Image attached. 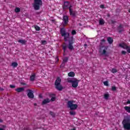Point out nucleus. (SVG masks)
I'll return each instance as SVG.
<instances>
[{
  "label": "nucleus",
  "instance_id": "c9c22d12",
  "mask_svg": "<svg viewBox=\"0 0 130 130\" xmlns=\"http://www.w3.org/2000/svg\"><path fill=\"white\" fill-rule=\"evenodd\" d=\"M126 50H127V52H128V53H130V46H128L127 48L126 49Z\"/></svg>",
  "mask_w": 130,
  "mask_h": 130
},
{
  "label": "nucleus",
  "instance_id": "f3484780",
  "mask_svg": "<svg viewBox=\"0 0 130 130\" xmlns=\"http://www.w3.org/2000/svg\"><path fill=\"white\" fill-rule=\"evenodd\" d=\"M18 42H19V43H21V44L22 45H25L26 44V42H27V41L25 40H19Z\"/></svg>",
  "mask_w": 130,
  "mask_h": 130
},
{
  "label": "nucleus",
  "instance_id": "603ef678",
  "mask_svg": "<svg viewBox=\"0 0 130 130\" xmlns=\"http://www.w3.org/2000/svg\"><path fill=\"white\" fill-rule=\"evenodd\" d=\"M71 130H76V128H73V129H71Z\"/></svg>",
  "mask_w": 130,
  "mask_h": 130
},
{
  "label": "nucleus",
  "instance_id": "b1692460",
  "mask_svg": "<svg viewBox=\"0 0 130 130\" xmlns=\"http://www.w3.org/2000/svg\"><path fill=\"white\" fill-rule=\"evenodd\" d=\"M12 66L13 68H17L18 67V63L17 62H13L12 63Z\"/></svg>",
  "mask_w": 130,
  "mask_h": 130
},
{
  "label": "nucleus",
  "instance_id": "39448f33",
  "mask_svg": "<svg viewBox=\"0 0 130 130\" xmlns=\"http://www.w3.org/2000/svg\"><path fill=\"white\" fill-rule=\"evenodd\" d=\"M74 101H69L67 103V107L68 108H70L71 111L76 110L78 108V105L74 104Z\"/></svg>",
  "mask_w": 130,
  "mask_h": 130
},
{
  "label": "nucleus",
  "instance_id": "e433bc0d",
  "mask_svg": "<svg viewBox=\"0 0 130 130\" xmlns=\"http://www.w3.org/2000/svg\"><path fill=\"white\" fill-rule=\"evenodd\" d=\"M100 7L101 9H105V5H100Z\"/></svg>",
  "mask_w": 130,
  "mask_h": 130
},
{
  "label": "nucleus",
  "instance_id": "79ce46f5",
  "mask_svg": "<svg viewBox=\"0 0 130 130\" xmlns=\"http://www.w3.org/2000/svg\"><path fill=\"white\" fill-rule=\"evenodd\" d=\"M20 84H21V85H26V83H23V82H20Z\"/></svg>",
  "mask_w": 130,
  "mask_h": 130
},
{
  "label": "nucleus",
  "instance_id": "c03bdc74",
  "mask_svg": "<svg viewBox=\"0 0 130 130\" xmlns=\"http://www.w3.org/2000/svg\"><path fill=\"white\" fill-rule=\"evenodd\" d=\"M5 89L2 87H0V91H4Z\"/></svg>",
  "mask_w": 130,
  "mask_h": 130
},
{
  "label": "nucleus",
  "instance_id": "f8f14e48",
  "mask_svg": "<svg viewBox=\"0 0 130 130\" xmlns=\"http://www.w3.org/2000/svg\"><path fill=\"white\" fill-rule=\"evenodd\" d=\"M49 96L50 98H51L50 101H52L53 102V101H55V99H56V98L55 96V94H49Z\"/></svg>",
  "mask_w": 130,
  "mask_h": 130
},
{
  "label": "nucleus",
  "instance_id": "2f4dec72",
  "mask_svg": "<svg viewBox=\"0 0 130 130\" xmlns=\"http://www.w3.org/2000/svg\"><path fill=\"white\" fill-rule=\"evenodd\" d=\"M112 73H113V74H115V73H117V70L115 69H112Z\"/></svg>",
  "mask_w": 130,
  "mask_h": 130
},
{
  "label": "nucleus",
  "instance_id": "aec40b11",
  "mask_svg": "<svg viewBox=\"0 0 130 130\" xmlns=\"http://www.w3.org/2000/svg\"><path fill=\"white\" fill-rule=\"evenodd\" d=\"M36 77V75L35 74H34L30 76V81H31V82H33L35 81V77Z\"/></svg>",
  "mask_w": 130,
  "mask_h": 130
},
{
  "label": "nucleus",
  "instance_id": "ea45409f",
  "mask_svg": "<svg viewBox=\"0 0 130 130\" xmlns=\"http://www.w3.org/2000/svg\"><path fill=\"white\" fill-rule=\"evenodd\" d=\"M111 23H112V24H115V23H116V21L112 20H111Z\"/></svg>",
  "mask_w": 130,
  "mask_h": 130
},
{
  "label": "nucleus",
  "instance_id": "9b49d317",
  "mask_svg": "<svg viewBox=\"0 0 130 130\" xmlns=\"http://www.w3.org/2000/svg\"><path fill=\"white\" fill-rule=\"evenodd\" d=\"M63 21L64 22V25H67L69 23V16L67 15H64L63 16Z\"/></svg>",
  "mask_w": 130,
  "mask_h": 130
},
{
  "label": "nucleus",
  "instance_id": "864d4df0",
  "mask_svg": "<svg viewBox=\"0 0 130 130\" xmlns=\"http://www.w3.org/2000/svg\"><path fill=\"white\" fill-rule=\"evenodd\" d=\"M84 46H88V45H87V44H84Z\"/></svg>",
  "mask_w": 130,
  "mask_h": 130
},
{
  "label": "nucleus",
  "instance_id": "9d476101",
  "mask_svg": "<svg viewBox=\"0 0 130 130\" xmlns=\"http://www.w3.org/2000/svg\"><path fill=\"white\" fill-rule=\"evenodd\" d=\"M27 96L29 99H33L34 98V94L33 93V90L31 89H28Z\"/></svg>",
  "mask_w": 130,
  "mask_h": 130
},
{
  "label": "nucleus",
  "instance_id": "393cba45",
  "mask_svg": "<svg viewBox=\"0 0 130 130\" xmlns=\"http://www.w3.org/2000/svg\"><path fill=\"white\" fill-rule=\"evenodd\" d=\"M15 13H19V12H21V9L16 7L15 9Z\"/></svg>",
  "mask_w": 130,
  "mask_h": 130
},
{
  "label": "nucleus",
  "instance_id": "7ed1b4c3",
  "mask_svg": "<svg viewBox=\"0 0 130 130\" xmlns=\"http://www.w3.org/2000/svg\"><path fill=\"white\" fill-rule=\"evenodd\" d=\"M67 81L68 83H71L72 86L73 88H77L78 87V85L79 84V82H80V80L77 79L76 78H68L67 79Z\"/></svg>",
  "mask_w": 130,
  "mask_h": 130
},
{
  "label": "nucleus",
  "instance_id": "49530a36",
  "mask_svg": "<svg viewBox=\"0 0 130 130\" xmlns=\"http://www.w3.org/2000/svg\"><path fill=\"white\" fill-rule=\"evenodd\" d=\"M39 97L40 98H43V96H42V94H39Z\"/></svg>",
  "mask_w": 130,
  "mask_h": 130
},
{
  "label": "nucleus",
  "instance_id": "4468645a",
  "mask_svg": "<svg viewBox=\"0 0 130 130\" xmlns=\"http://www.w3.org/2000/svg\"><path fill=\"white\" fill-rule=\"evenodd\" d=\"M119 46H120V47H121V48H123V49L126 50L128 46L126 45V44L123 43L122 44H119Z\"/></svg>",
  "mask_w": 130,
  "mask_h": 130
},
{
  "label": "nucleus",
  "instance_id": "c756f323",
  "mask_svg": "<svg viewBox=\"0 0 130 130\" xmlns=\"http://www.w3.org/2000/svg\"><path fill=\"white\" fill-rule=\"evenodd\" d=\"M35 28L36 31H40V27L36 25L35 26Z\"/></svg>",
  "mask_w": 130,
  "mask_h": 130
},
{
  "label": "nucleus",
  "instance_id": "6e6552de",
  "mask_svg": "<svg viewBox=\"0 0 130 130\" xmlns=\"http://www.w3.org/2000/svg\"><path fill=\"white\" fill-rule=\"evenodd\" d=\"M117 30L119 34H122V32L124 31V28H123L122 24H120L119 26L117 27Z\"/></svg>",
  "mask_w": 130,
  "mask_h": 130
},
{
  "label": "nucleus",
  "instance_id": "ddd939ff",
  "mask_svg": "<svg viewBox=\"0 0 130 130\" xmlns=\"http://www.w3.org/2000/svg\"><path fill=\"white\" fill-rule=\"evenodd\" d=\"M50 102V100L48 98L45 99L43 101L42 103V105H45V104H47V103H49Z\"/></svg>",
  "mask_w": 130,
  "mask_h": 130
},
{
  "label": "nucleus",
  "instance_id": "58836bf2",
  "mask_svg": "<svg viewBox=\"0 0 130 130\" xmlns=\"http://www.w3.org/2000/svg\"><path fill=\"white\" fill-rule=\"evenodd\" d=\"M10 87L12 88V89H14V88H16V86L14 85H10Z\"/></svg>",
  "mask_w": 130,
  "mask_h": 130
},
{
  "label": "nucleus",
  "instance_id": "2eb2a0df",
  "mask_svg": "<svg viewBox=\"0 0 130 130\" xmlns=\"http://www.w3.org/2000/svg\"><path fill=\"white\" fill-rule=\"evenodd\" d=\"M68 7H69V2L68 1L64 2L63 6H62L63 10H66L68 9Z\"/></svg>",
  "mask_w": 130,
  "mask_h": 130
},
{
  "label": "nucleus",
  "instance_id": "a211bd4d",
  "mask_svg": "<svg viewBox=\"0 0 130 130\" xmlns=\"http://www.w3.org/2000/svg\"><path fill=\"white\" fill-rule=\"evenodd\" d=\"M24 90V87H20L15 89V91H16V92H18V93H21V92H23Z\"/></svg>",
  "mask_w": 130,
  "mask_h": 130
},
{
  "label": "nucleus",
  "instance_id": "4c0bfd02",
  "mask_svg": "<svg viewBox=\"0 0 130 130\" xmlns=\"http://www.w3.org/2000/svg\"><path fill=\"white\" fill-rule=\"evenodd\" d=\"M121 54H123L124 55H125V54H126V51H121Z\"/></svg>",
  "mask_w": 130,
  "mask_h": 130
},
{
  "label": "nucleus",
  "instance_id": "3c124183",
  "mask_svg": "<svg viewBox=\"0 0 130 130\" xmlns=\"http://www.w3.org/2000/svg\"><path fill=\"white\" fill-rule=\"evenodd\" d=\"M3 127L4 128H5V127H6V125H3Z\"/></svg>",
  "mask_w": 130,
  "mask_h": 130
},
{
  "label": "nucleus",
  "instance_id": "423d86ee",
  "mask_svg": "<svg viewBox=\"0 0 130 130\" xmlns=\"http://www.w3.org/2000/svg\"><path fill=\"white\" fill-rule=\"evenodd\" d=\"M122 123L123 124V126L124 129L130 130V119L129 118H127L126 119H124L122 121Z\"/></svg>",
  "mask_w": 130,
  "mask_h": 130
},
{
  "label": "nucleus",
  "instance_id": "5701e85b",
  "mask_svg": "<svg viewBox=\"0 0 130 130\" xmlns=\"http://www.w3.org/2000/svg\"><path fill=\"white\" fill-rule=\"evenodd\" d=\"M104 98L106 99V100H108V99L109 98V94L108 92L104 94Z\"/></svg>",
  "mask_w": 130,
  "mask_h": 130
},
{
  "label": "nucleus",
  "instance_id": "72a5a7b5",
  "mask_svg": "<svg viewBox=\"0 0 130 130\" xmlns=\"http://www.w3.org/2000/svg\"><path fill=\"white\" fill-rule=\"evenodd\" d=\"M104 85H105V86H109V84H108V81H106L104 82Z\"/></svg>",
  "mask_w": 130,
  "mask_h": 130
},
{
  "label": "nucleus",
  "instance_id": "f257e3e1",
  "mask_svg": "<svg viewBox=\"0 0 130 130\" xmlns=\"http://www.w3.org/2000/svg\"><path fill=\"white\" fill-rule=\"evenodd\" d=\"M60 33L62 37H64V41L65 42H68V46L66 45V43H63V45L62 46L63 50L64 52H66V50H67V48H69L70 50H73L74 46L73 45L75 43V40L74 39L73 36H70V33L67 32L66 31V29L64 28H62L60 29Z\"/></svg>",
  "mask_w": 130,
  "mask_h": 130
},
{
  "label": "nucleus",
  "instance_id": "20e7f679",
  "mask_svg": "<svg viewBox=\"0 0 130 130\" xmlns=\"http://www.w3.org/2000/svg\"><path fill=\"white\" fill-rule=\"evenodd\" d=\"M61 82V79L60 77H57L55 81V86L58 91H62V89H63L62 85L60 84Z\"/></svg>",
  "mask_w": 130,
  "mask_h": 130
},
{
  "label": "nucleus",
  "instance_id": "bb28decb",
  "mask_svg": "<svg viewBox=\"0 0 130 130\" xmlns=\"http://www.w3.org/2000/svg\"><path fill=\"white\" fill-rule=\"evenodd\" d=\"M69 113H70V115H76V114H77L76 113V112L73 111H70Z\"/></svg>",
  "mask_w": 130,
  "mask_h": 130
},
{
  "label": "nucleus",
  "instance_id": "473e14b6",
  "mask_svg": "<svg viewBox=\"0 0 130 130\" xmlns=\"http://www.w3.org/2000/svg\"><path fill=\"white\" fill-rule=\"evenodd\" d=\"M72 35H76L77 34V31H76L75 30H73L71 32Z\"/></svg>",
  "mask_w": 130,
  "mask_h": 130
},
{
  "label": "nucleus",
  "instance_id": "37998d69",
  "mask_svg": "<svg viewBox=\"0 0 130 130\" xmlns=\"http://www.w3.org/2000/svg\"><path fill=\"white\" fill-rule=\"evenodd\" d=\"M72 8H73V6L70 5V6L69 7V11H70V9H72Z\"/></svg>",
  "mask_w": 130,
  "mask_h": 130
},
{
  "label": "nucleus",
  "instance_id": "f03ea898",
  "mask_svg": "<svg viewBox=\"0 0 130 130\" xmlns=\"http://www.w3.org/2000/svg\"><path fill=\"white\" fill-rule=\"evenodd\" d=\"M106 42V40L103 39L101 40V43L99 47V52L102 54V55H104V56L108 57L109 56V53H108L106 50L108 49V46L103 45L104 43Z\"/></svg>",
  "mask_w": 130,
  "mask_h": 130
},
{
  "label": "nucleus",
  "instance_id": "1a4fd4ad",
  "mask_svg": "<svg viewBox=\"0 0 130 130\" xmlns=\"http://www.w3.org/2000/svg\"><path fill=\"white\" fill-rule=\"evenodd\" d=\"M69 13L70 15L73 17V18H76L77 17V12L76 11H74L73 9H70Z\"/></svg>",
  "mask_w": 130,
  "mask_h": 130
},
{
  "label": "nucleus",
  "instance_id": "c85d7f7f",
  "mask_svg": "<svg viewBox=\"0 0 130 130\" xmlns=\"http://www.w3.org/2000/svg\"><path fill=\"white\" fill-rule=\"evenodd\" d=\"M47 44V42L45 40H43L41 41V44H42L43 45H45V44Z\"/></svg>",
  "mask_w": 130,
  "mask_h": 130
},
{
  "label": "nucleus",
  "instance_id": "7c9ffc66",
  "mask_svg": "<svg viewBox=\"0 0 130 130\" xmlns=\"http://www.w3.org/2000/svg\"><path fill=\"white\" fill-rule=\"evenodd\" d=\"M64 66H66V63H64V62H63L60 66V68H62V69H63V68H64Z\"/></svg>",
  "mask_w": 130,
  "mask_h": 130
},
{
  "label": "nucleus",
  "instance_id": "de8ad7c7",
  "mask_svg": "<svg viewBox=\"0 0 130 130\" xmlns=\"http://www.w3.org/2000/svg\"><path fill=\"white\" fill-rule=\"evenodd\" d=\"M51 21L53 22H55V20L52 19V20H51Z\"/></svg>",
  "mask_w": 130,
  "mask_h": 130
},
{
  "label": "nucleus",
  "instance_id": "cd10ccee",
  "mask_svg": "<svg viewBox=\"0 0 130 130\" xmlns=\"http://www.w3.org/2000/svg\"><path fill=\"white\" fill-rule=\"evenodd\" d=\"M50 114L51 115L52 117H55V114L53 112L50 111Z\"/></svg>",
  "mask_w": 130,
  "mask_h": 130
},
{
  "label": "nucleus",
  "instance_id": "6ab92c4d",
  "mask_svg": "<svg viewBox=\"0 0 130 130\" xmlns=\"http://www.w3.org/2000/svg\"><path fill=\"white\" fill-rule=\"evenodd\" d=\"M105 24V21H104V19L100 18L99 20V25H103Z\"/></svg>",
  "mask_w": 130,
  "mask_h": 130
},
{
  "label": "nucleus",
  "instance_id": "4be33fe9",
  "mask_svg": "<svg viewBox=\"0 0 130 130\" xmlns=\"http://www.w3.org/2000/svg\"><path fill=\"white\" fill-rule=\"evenodd\" d=\"M124 109L126 111V112H128V113H130V107L129 106L125 107Z\"/></svg>",
  "mask_w": 130,
  "mask_h": 130
},
{
  "label": "nucleus",
  "instance_id": "f704fd0d",
  "mask_svg": "<svg viewBox=\"0 0 130 130\" xmlns=\"http://www.w3.org/2000/svg\"><path fill=\"white\" fill-rule=\"evenodd\" d=\"M111 90L114 92L116 91V86H112Z\"/></svg>",
  "mask_w": 130,
  "mask_h": 130
},
{
  "label": "nucleus",
  "instance_id": "a878e982",
  "mask_svg": "<svg viewBox=\"0 0 130 130\" xmlns=\"http://www.w3.org/2000/svg\"><path fill=\"white\" fill-rule=\"evenodd\" d=\"M68 60H69V57H65L63 60V62L66 63V62H68Z\"/></svg>",
  "mask_w": 130,
  "mask_h": 130
},
{
  "label": "nucleus",
  "instance_id": "8fccbe9b",
  "mask_svg": "<svg viewBox=\"0 0 130 130\" xmlns=\"http://www.w3.org/2000/svg\"><path fill=\"white\" fill-rule=\"evenodd\" d=\"M34 105L35 106H37V104L35 103V104H34Z\"/></svg>",
  "mask_w": 130,
  "mask_h": 130
},
{
  "label": "nucleus",
  "instance_id": "09e8293b",
  "mask_svg": "<svg viewBox=\"0 0 130 130\" xmlns=\"http://www.w3.org/2000/svg\"><path fill=\"white\" fill-rule=\"evenodd\" d=\"M56 59H57V61H58L59 59H58V57H56Z\"/></svg>",
  "mask_w": 130,
  "mask_h": 130
},
{
  "label": "nucleus",
  "instance_id": "a18cd8bd",
  "mask_svg": "<svg viewBox=\"0 0 130 130\" xmlns=\"http://www.w3.org/2000/svg\"><path fill=\"white\" fill-rule=\"evenodd\" d=\"M127 104H130V100H128L127 101Z\"/></svg>",
  "mask_w": 130,
  "mask_h": 130
},
{
  "label": "nucleus",
  "instance_id": "5fc2aeb1",
  "mask_svg": "<svg viewBox=\"0 0 130 130\" xmlns=\"http://www.w3.org/2000/svg\"><path fill=\"white\" fill-rule=\"evenodd\" d=\"M104 59H106V58H104Z\"/></svg>",
  "mask_w": 130,
  "mask_h": 130
},
{
  "label": "nucleus",
  "instance_id": "412c9836",
  "mask_svg": "<svg viewBox=\"0 0 130 130\" xmlns=\"http://www.w3.org/2000/svg\"><path fill=\"white\" fill-rule=\"evenodd\" d=\"M68 77H75V72H70L68 73Z\"/></svg>",
  "mask_w": 130,
  "mask_h": 130
},
{
  "label": "nucleus",
  "instance_id": "dca6fc26",
  "mask_svg": "<svg viewBox=\"0 0 130 130\" xmlns=\"http://www.w3.org/2000/svg\"><path fill=\"white\" fill-rule=\"evenodd\" d=\"M107 41L109 44H112L113 43V39L112 37H108L107 39Z\"/></svg>",
  "mask_w": 130,
  "mask_h": 130
},
{
  "label": "nucleus",
  "instance_id": "a19ab883",
  "mask_svg": "<svg viewBox=\"0 0 130 130\" xmlns=\"http://www.w3.org/2000/svg\"><path fill=\"white\" fill-rule=\"evenodd\" d=\"M23 130H31V129H30L29 127H26L24 128Z\"/></svg>",
  "mask_w": 130,
  "mask_h": 130
},
{
  "label": "nucleus",
  "instance_id": "0eeeda50",
  "mask_svg": "<svg viewBox=\"0 0 130 130\" xmlns=\"http://www.w3.org/2000/svg\"><path fill=\"white\" fill-rule=\"evenodd\" d=\"M33 7L36 11L40 10V7H42V0H34Z\"/></svg>",
  "mask_w": 130,
  "mask_h": 130
}]
</instances>
